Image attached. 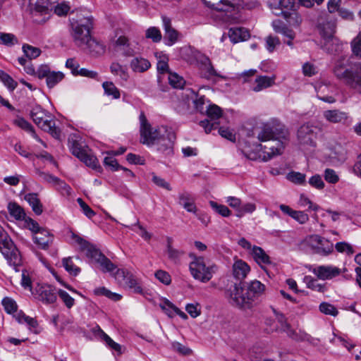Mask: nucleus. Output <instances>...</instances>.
I'll use <instances>...</instances> for the list:
<instances>
[{"instance_id":"obj_1","label":"nucleus","mask_w":361,"mask_h":361,"mask_svg":"<svg viewBox=\"0 0 361 361\" xmlns=\"http://www.w3.org/2000/svg\"><path fill=\"white\" fill-rule=\"evenodd\" d=\"M290 133L284 124L277 119H272L264 123L257 133V137L259 142L276 141V145L264 146V157L262 160L267 161L274 156L281 154L284 148V142L289 140Z\"/></svg>"},{"instance_id":"obj_2","label":"nucleus","mask_w":361,"mask_h":361,"mask_svg":"<svg viewBox=\"0 0 361 361\" xmlns=\"http://www.w3.org/2000/svg\"><path fill=\"white\" fill-rule=\"evenodd\" d=\"M94 27V18L92 16L73 19L71 22V36L75 44L83 47L92 37L91 31Z\"/></svg>"},{"instance_id":"obj_3","label":"nucleus","mask_w":361,"mask_h":361,"mask_svg":"<svg viewBox=\"0 0 361 361\" xmlns=\"http://www.w3.org/2000/svg\"><path fill=\"white\" fill-rule=\"evenodd\" d=\"M30 116L39 128L49 133L55 139H60L61 130L56 126L54 116L49 111L36 104L32 107Z\"/></svg>"},{"instance_id":"obj_4","label":"nucleus","mask_w":361,"mask_h":361,"mask_svg":"<svg viewBox=\"0 0 361 361\" xmlns=\"http://www.w3.org/2000/svg\"><path fill=\"white\" fill-rule=\"evenodd\" d=\"M140 142L148 146L154 145L157 143L164 134V126L159 128H153L148 123L147 119L143 112L140 115Z\"/></svg>"},{"instance_id":"obj_5","label":"nucleus","mask_w":361,"mask_h":361,"mask_svg":"<svg viewBox=\"0 0 361 361\" xmlns=\"http://www.w3.org/2000/svg\"><path fill=\"white\" fill-rule=\"evenodd\" d=\"M140 142L148 146L154 145L157 143L164 134V126L159 128H153L148 123L147 119L143 112L140 115Z\"/></svg>"},{"instance_id":"obj_6","label":"nucleus","mask_w":361,"mask_h":361,"mask_svg":"<svg viewBox=\"0 0 361 361\" xmlns=\"http://www.w3.org/2000/svg\"><path fill=\"white\" fill-rule=\"evenodd\" d=\"M217 267L216 265L207 266L203 257H195L190 264V271L196 280L202 283L208 282L216 272Z\"/></svg>"},{"instance_id":"obj_7","label":"nucleus","mask_w":361,"mask_h":361,"mask_svg":"<svg viewBox=\"0 0 361 361\" xmlns=\"http://www.w3.org/2000/svg\"><path fill=\"white\" fill-rule=\"evenodd\" d=\"M225 296L229 303L235 307L250 309V302L246 299V294L244 292L242 282L232 283L225 290Z\"/></svg>"},{"instance_id":"obj_8","label":"nucleus","mask_w":361,"mask_h":361,"mask_svg":"<svg viewBox=\"0 0 361 361\" xmlns=\"http://www.w3.org/2000/svg\"><path fill=\"white\" fill-rule=\"evenodd\" d=\"M0 252L8 264L13 267L16 271H19L18 267L23 264L22 256L12 239L5 240L4 243L2 244Z\"/></svg>"},{"instance_id":"obj_9","label":"nucleus","mask_w":361,"mask_h":361,"mask_svg":"<svg viewBox=\"0 0 361 361\" xmlns=\"http://www.w3.org/2000/svg\"><path fill=\"white\" fill-rule=\"evenodd\" d=\"M335 77L356 92L361 85V75L354 71L352 64L340 71Z\"/></svg>"},{"instance_id":"obj_10","label":"nucleus","mask_w":361,"mask_h":361,"mask_svg":"<svg viewBox=\"0 0 361 361\" xmlns=\"http://www.w3.org/2000/svg\"><path fill=\"white\" fill-rule=\"evenodd\" d=\"M207 115L209 119H204L200 122V126L202 127L206 133H210L213 129H217L219 122H216L222 116L221 109L216 104H210L207 109Z\"/></svg>"},{"instance_id":"obj_11","label":"nucleus","mask_w":361,"mask_h":361,"mask_svg":"<svg viewBox=\"0 0 361 361\" xmlns=\"http://www.w3.org/2000/svg\"><path fill=\"white\" fill-rule=\"evenodd\" d=\"M164 134L161 137L156 144L157 150L165 154L166 156H171L173 154V144L176 140L175 133L167 128H163Z\"/></svg>"},{"instance_id":"obj_12","label":"nucleus","mask_w":361,"mask_h":361,"mask_svg":"<svg viewBox=\"0 0 361 361\" xmlns=\"http://www.w3.org/2000/svg\"><path fill=\"white\" fill-rule=\"evenodd\" d=\"M310 243L315 253L323 256L329 255L334 250L333 243L319 235L310 236Z\"/></svg>"},{"instance_id":"obj_13","label":"nucleus","mask_w":361,"mask_h":361,"mask_svg":"<svg viewBox=\"0 0 361 361\" xmlns=\"http://www.w3.org/2000/svg\"><path fill=\"white\" fill-rule=\"evenodd\" d=\"M197 63L200 70V74L202 78L207 80L214 76H219L212 64L210 59L202 54H198L197 56Z\"/></svg>"},{"instance_id":"obj_14","label":"nucleus","mask_w":361,"mask_h":361,"mask_svg":"<svg viewBox=\"0 0 361 361\" xmlns=\"http://www.w3.org/2000/svg\"><path fill=\"white\" fill-rule=\"evenodd\" d=\"M204 4L211 9L221 12L235 11L236 7V0H202Z\"/></svg>"},{"instance_id":"obj_15","label":"nucleus","mask_w":361,"mask_h":361,"mask_svg":"<svg viewBox=\"0 0 361 361\" xmlns=\"http://www.w3.org/2000/svg\"><path fill=\"white\" fill-rule=\"evenodd\" d=\"M315 127L310 123L303 124L298 130V140L302 145H314Z\"/></svg>"},{"instance_id":"obj_16","label":"nucleus","mask_w":361,"mask_h":361,"mask_svg":"<svg viewBox=\"0 0 361 361\" xmlns=\"http://www.w3.org/2000/svg\"><path fill=\"white\" fill-rule=\"evenodd\" d=\"M323 117L331 123L349 124L351 123L348 114L339 109L326 110L323 112Z\"/></svg>"},{"instance_id":"obj_17","label":"nucleus","mask_w":361,"mask_h":361,"mask_svg":"<svg viewBox=\"0 0 361 361\" xmlns=\"http://www.w3.org/2000/svg\"><path fill=\"white\" fill-rule=\"evenodd\" d=\"M265 286L257 280L251 281L245 290L246 299L250 302V308L252 307L255 300L262 295Z\"/></svg>"},{"instance_id":"obj_18","label":"nucleus","mask_w":361,"mask_h":361,"mask_svg":"<svg viewBox=\"0 0 361 361\" xmlns=\"http://www.w3.org/2000/svg\"><path fill=\"white\" fill-rule=\"evenodd\" d=\"M163 27L165 31L164 40L168 46H172L178 39L179 33L171 25V19L166 16L162 17Z\"/></svg>"},{"instance_id":"obj_19","label":"nucleus","mask_w":361,"mask_h":361,"mask_svg":"<svg viewBox=\"0 0 361 361\" xmlns=\"http://www.w3.org/2000/svg\"><path fill=\"white\" fill-rule=\"evenodd\" d=\"M313 273L320 279H331L341 273V270L333 266H319L314 269Z\"/></svg>"},{"instance_id":"obj_20","label":"nucleus","mask_w":361,"mask_h":361,"mask_svg":"<svg viewBox=\"0 0 361 361\" xmlns=\"http://www.w3.org/2000/svg\"><path fill=\"white\" fill-rule=\"evenodd\" d=\"M322 49L327 53L338 57L342 54H345L343 44L336 37L327 39V40L324 41L322 44Z\"/></svg>"},{"instance_id":"obj_21","label":"nucleus","mask_w":361,"mask_h":361,"mask_svg":"<svg viewBox=\"0 0 361 361\" xmlns=\"http://www.w3.org/2000/svg\"><path fill=\"white\" fill-rule=\"evenodd\" d=\"M298 7L295 0H279L274 7L279 12H276L275 15H281L283 18H287L291 11H297Z\"/></svg>"},{"instance_id":"obj_22","label":"nucleus","mask_w":361,"mask_h":361,"mask_svg":"<svg viewBox=\"0 0 361 361\" xmlns=\"http://www.w3.org/2000/svg\"><path fill=\"white\" fill-rule=\"evenodd\" d=\"M37 293L39 299L44 303L51 304L56 300V290L51 286L43 285L38 288Z\"/></svg>"},{"instance_id":"obj_23","label":"nucleus","mask_w":361,"mask_h":361,"mask_svg":"<svg viewBox=\"0 0 361 361\" xmlns=\"http://www.w3.org/2000/svg\"><path fill=\"white\" fill-rule=\"evenodd\" d=\"M178 203L188 212L194 214L197 212L195 199L189 192L183 191L180 192L178 196Z\"/></svg>"},{"instance_id":"obj_24","label":"nucleus","mask_w":361,"mask_h":361,"mask_svg":"<svg viewBox=\"0 0 361 361\" xmlns=\"http://www.w3.org/2000/svg\"><path fill=\"white\" fill-rule=\"evenodd\" d=\"M35 243L42 250L48 249L49 245L52 243L54 237L49 232L45 229H42L33 237Z\"/></svg>"},{"instance_id":"obj_25","label":"nucleus","mask_w":361,"mask_h":361,"mask_svg":"<svg viewBox=\"0 0 361 361\" xmlns=\"http://www.w3.org/2000/svg\"><path fill=\"white\" fill-rule=\"evenodd\" d=\"M249 271V266L242 259L236 260L233 264V275L237 280H239L240 281L246 277Z\"/></svg>"},{"instance_id":"obj_26","label":"nucleus","mask_w":361,"mask_h":361,"mask_svg":"<svg viewBox=\"0 0 361 361\" xmlns=\"http://www.w3.org/2000/svg\"><path fill=\"white\" fill-rule=\"evenodd\" d=\"M274 313L276 314L278 322L281 325V330L283 332H286L288 336L290 338L296 341L299 340V337L297 333L291 329L290 325L287 322L285 315L282 313L276 312V310H274Z\"/></svg>"},{"instance_id":"obj_27","label":"nucleus","mask_w":361,"mask_h":361,"mask_svg":"<svg viewBox=\"0 0 361 361\" xmlns=\"http://www.w3.org/2000/svg\"><path fill=\"white\" fill-rule=\"evenodd\" d=\"M173 239L171 237L166 238V254L169 260L175 264L179 263L181 257L184 255V252L180 250L174 248L172 246Z\"/></svg>"},{"instance_id":"obj_28","label":"nucleus","mask_w":361,"mask_h":361,"mask_svg":"<svg viewBox=\"0 0 361 361\" xmlns=\"http://www.w3.org/2000/svg\"><path fill=\"white\" fill-rule=\"evenodd\" d=\"M335 28L336 25L333 21H326L319 23V29L324 42L327 40V39L336 38L334 36Z\"/></svg>"},{"instance_id":"obj_29","label":"nucleus","mask_w":361,"mask_h":361,"mask_svg":"<svg viewBox=\"0 0 361 361\" xmlns=\"http://www.w3.org/2000/svg\"><path fill=\"white\" fill-rule=\"evenodd\" d=\"M276 77H269L267 75H259L255 78V83L257 84L252 90L255 92H259L264 89L271 87L275 83Z\"/></svg>"},{"instance_id":"obj_30","label":"nucleus","mask_w":361,"mask_h":361,"mask_svg":"<svg viewBox=\"0 0 361 361\" xmlns=\"http://www.w3.org/2000/svg\"><path fill=\"white\" fill-rule=\"evenodd\" d=\"M249 37L250 33L245 28L231 27L229 30V37L231 40L234 43L246 40L249 38Z\"/></svg>"},{"instance_id":"obj_31","label":"nucleus","mask_w":361,"mask_h":361,"mask_svg":"<svg viewBox=\"0 0 361 361\" xmlns=\"http://www.w3.org/2000/svg\"><path fill=\"white\" fill-rule=\"evenodd\" d=\"M330 157L337 163L342 164L347 159V150L341 144H336L331 149Z\"/></svg>"},{"instance_id":"obj_32","label":"nucleus","mask_w":361,"mask_h":361,"mask_svg":"<svg viewBox=\"0 0 361 361\" xmlns=\"http://www.w3.org/2000/svg\"><path fill=\"white\" fill-rule=\"evenodd\" d=\"M252 255L255 262L259 265L271 263L269 256L260 247L254 246L252 249Z\"/></svg>"},{"instance_id":"obj_33","label":"nucleus","mask_w":361,"mask_h":361,"mask_svg":"<svg viewBox=\"0 0 361 361\" xmlns=\"http://www.w3.org/2000/svg\"><path fill=\"white\" fill-rule=\"evenodd\" d=\"M350 64H352L350 59L348 57L347 54H342L339 57L335 59L334 62L333 66V73L334 75H337L338 73L348 68Z\"/></svg>"},{"instance_id":"obj_34","label":"nucleus","mask_w":361,"mask_h":361,"mask_svg":"<svg viewBox=\"0 0 361 361\" xmlns=\"http://www.w3.org/2000/svg\"><path fill=\"white\" fill-rule=\"evenodd\" d=\"M83 47L87 49L90 53L94 56L102 55L105 51V46L92 37L88 40V42Z\"/></svg>"},{"instance_id":"obj_35","label":"nucleus","mask_w":361,"mask_h":361,"mask_svg":"<svg viewBox=\"0 0 361 361\" xmlns=\"http://www.w3.org/2000/svg\"><path fill=\"white\" fill-rule=\"evenodd\" d=\"M24 199L31 206L32 211L37 214L39 215L42 213V204L37 193H28L25 195Z\"/></svg>"},{"instance_id":"obj_36","label":"nucleus","mask_w":361,"mask_h":361,"mask_svg":"<svg viewBox=\"0 0 361 361\" xmlns=\"http://www.w3.org/2000/svg\"><path fill=\"white\" fill-rule=\"evenodd\" d=\"M8 210L11 216L18 221H24L27 217L23 207L15 202H11L8 204Z\"/></svg>"},{"instance_id":"obj_37","label":"nucleus","mask_w":361,"mask_h":361,"mask_svg":"<svg viewBox=\"0 0 361 361\" xmlns=\"http://www.w3.org/2000/svg\"><path fill=\"white\" fill-rule=\"evenodd\" d=\"M151 64L148 60L143 58L136 57L130 62V67L135 72L142 73L146 71Z\"/></svg>"},{"instance_id":"obj_38","label":"nucleus","mask_w":361,"mask_h":361,"mask_svg":"<svg viewBox=\"0 0 361 361\" xmlns=\"http://www.w3.org/2000/svg\"><path fill=\"white\" fill-rule=\"evenodd\" d=\"M13 123L18 126L19 128H20L21 129L28 133H30L36 140L41 141V140L37 135L33 126L25 118L22 117H18L16 119L13 121Z\"/></svg>"},{"instance_id":"obj_39","label":"nucleus","mask_w":361,"mask_h":361,"mask_svg":"<svg viewBox=\"0 0 361 361\" xmlns=\"http://www.w3.org/2000/svg\"><path fill=\"white\" fill-rule=\"evenodd\" d=\"M123 283L128 288L132 289L134 293L139 294L142 293V288L140 282L131 273H129V274L127 275V278L126 279Z\"/></svg>"},{"instance_id":"obj_40","label":"nucleus","mask_w":361,"mask_h":361,"mask_svg":"<svg viewBox=\"0 0 361 361\" xmlns=\"http://www.w3.org/2000/svg\"><path fill=\"white\" fill-rule=\"evenodd\" d=\"M14 317L19 323H26L30 328L35 329L38 323L35 318L25 315L23 311L16 312Z\"/></svg>"},{"instance_id":"obj_41","label":"nucleus","mask_w":361,"mask_h":361,"mask_svg":"<svg viewBox=\"0 0 361 361\" xmlns=\"http://www.w3.org/2000/svg\"><path fill=\"white\" fill-rule=\"evenodd\" d=\"M101 267V270L104 272L112 273L116 269V266L111 262V261L107 258L104 255L102 256L100 259L97 262Z\"/></svg>"},{"instance_id":"obj_42","label":"nucleus","mask_w":361,"mask_h":361,"mask_svg":"<svg viewBox=\"0 0 361 361\" xmlns=\"http://www.w3.org/2000/svg\"><path fill=\"white\" fill-rule=\"evenodd\" d=\"M64 78L62 72L52 71L47 78L46 82L49 88L54 87L56 84L61 82Z\"/></svg>"},{"instance_id":"obj_43","label":"nucleus","mask_w":361,"mask_h":361,"mask_svg":"<svg viewBox=\"0 0 361 361\" xmlns=\"http://www.w3.org/2000/svg\"><path fill=\"white\" fill-rule=\"evenodd\" d=\"M104 92L108 96H112L114 99H118L121 96L119 90L112 82H104L102 84Z\"/></svg>"},{"instance_id":"obj_44","label":"nucleus","mask_w":361,"mask_h":361,"mask_svg":"<svg viewBox=\"0 0 361 361\" xmlns=\"http://www.w3.org/2000/svg\"><path fill=\"white\" fill-rule=\"evenodd\" d=\"M94 293L97 295H104L114 301H118L121 299V295L112 293L105 287H99L94 289Z\"/></svg>"},{"instance_id":"obj_45","label":"nucleus","mask_w":361,"mask_h":361,"mask_svg":"<svg viewBox=\"0 0 361 361\" xmlns=\"http://www.w3.org/2000/svg\"><path fill=\"white\" fill-rule=\"evenodd\" d=\"M0 80L11 91L14 90L17 87V82L1 70H0Z\"/></svg>"},{"instance_id":"obj_46","label":"nucleus","mask_w":361,"mask_h":361,"mask_svg":"<svg viewBox=\"0 0 361 361\" xmlns=\"http://www.w3.org/2000/svg\"><path fill=\"white\" fill-rule=\"evenodd\" d=\"M62 264L65 269L73 276H77L80 271V269L74 264L71 257L63 258Z\"/></svg>"},{"instance_id":"obj_47","label":"nucleus","mask_w":361,"mask_h":361,"mask_svg":"<svg viewBox=\"0 0 361 361\" xmlns=\"http://www.w3.org/2000/svg\"><path fill=\"white\" fill-rule=\"evenodd\" d=\"M23 51L25 56L28 58L30 60L32 59H36L41 54V50L39 48L32 47L27 44L23 46Z\"/></svg>"},{"instance_id":"obj_48","label":"nucleus","mask_w":361,"mask_h":361,"mask_svg":"<svg viewBox=\"0 0 361 361\" xmlns=\"http://www.w3.org/2000/svg\"><path fill=\"white\" fill-rule=\"evenodd\" d=\"M18 42L17 37L11 33L0 32V43L11 47Z\"/></svg>"},{"instance_id":"obj_49","label":"nucleus","mask_w":361,"mask_h":361,"mask_svg":"<svg viewBox=\"0 0 361 361\" xmlns=\"http://www.w3.org/2000/svg\"><path fill=\"white\" fill-rule=\"evenodd\" d=\"M169 81L170 85L174 88H183L185 81L183 77L175 73H169Z\"/></svg>"},{"instance_id":"obj_50","label":"nucleus","mask_w":361,"mask_h":361,"mask_svg":"<svg viewBox=\"0 0 361 361\" xmlns=\"http://www.w3.org/2000/svg\"><path fill=\"white\" fill-rule=\"evenodd\" d=\"M209 205L216 212L224 217L229 216L231 214V211L224 204H219L214 201H210Z\"/></svg>"},{"instance_id":"obj_51","label":"nucleus","mask_w":361,"mask_h":361,"mask_svg":"<svg viewBox=\"0 0 361 361\" xmlns=\"http://www.w3.org/2000/svg\"><path fill=\"white\" fill-rule=\"evenodd\" d=\"M1 303L7 313L12 314L17 312L18 305L16 301L12 298L6 297L2 300Z\"/></svg>"},{"instance_id":"obj_52","label":"nucleus","mask_w":361,"mask_h":361,"mask_svg":"<svg viewBox=\"0 0 361 361\" xmlns=\"http://www.w3.org/2000/svg\"><path fill=\"white\" fill-rule=\"evenodd\" d=\"M319 310L324 314L336 317L338 311L336 307L329 302H323L319 305Z\"/></svg>"},{"instance_id":"obj_53","label":"nucleus","mask_w":361,"mask_h":361,"mask_svg":"<svg viewBox=\"0 0 361 361\" xmlns=\"http://www.w3.org/2000/svg\"><path fill=\"white\" fill-rule=\"evenodd\" d=\"M111 72L115 75H118L122 79L126 80L128 78L126 69L118 63H112L110 66Z\"/></svg>"},{"instance_id":"obj_54","label":"nucleus","mask_w":361,"mask_h":361,"mask_svg":"<svg viewBox=\"0 0 361 361\" xmlns=\"http://www.w3.org/2000/svg\"><path fill=\"white\" fill-rule=\"evenodd\" d=\"M80 161L84 162L87 166L96 169L98 166L97 159L90 154H88L86 152L79 158Z\"/></svg>"},{"instance_id":"obj_55","label":"nucleus","mask_w":361,"mask_h":361,"mask_svg":"<svg viewBox=\"0 0 361 361\" xmlns=\"http://www.w3.org/2000/svg\"><path fill=\"white\" fill-rule=\"evenodd\" d=\"M305 175L300 172L291 171L288 173V179L295 184H303L305 183Z\"/></svg>"},{"instance_id":"obj_56","label":"nucleus","mask_w":361,"mask_h":361,"mask_svg":"<svg viewBox=\"0 0 361 361\" xmlns=\"http://www.w3.org/2000/svg\"><path fill=\"white\" fill-rule=\"evenodd\" d=\"M104 254L92 245H88L87 247V256L93 259L96 262L100 259Z\"/></svg>"},{"instance_id":"obj_57","label":"nucleus","mask_w":361,"mask_h":361,"mask_svg":"<svg viewBox=\"0 0 361 361\" xmlns=\"http://www.w3.org/2000/svg\"><path fill=\"white\" fill-rule=\"evenodd\" d=\"M146 37L152 39L154 42H159L161 39V34L158 28L151 27L146 31Z\"/></svg>"},{"instance_id":"obj_58","label":"nucleus","mask_w":361,"mask_h":361,"mask_svg":"<svg viewBox=\"0 0 361 361\" xmlns=\"http://www.w3.org/2000/svg\"><path fill=\"white\" fill-rule=\"evenodd\" d=\"M58 294L67 308L70 309L74 305V299L67 292L63 290H59L58 291Z\"/></svg>"},{"instance_id":"obj_59","label":"nucleus","mask_w":361,"mask_h":361,"mask_svg":"<svg viewBox=\"0 0 361 361\" xmlns=\"http://www.w3.org/2000/svg\"><path fill=\"white\" fill-rule=\"evenodd\" d=\"M24 221L25 226L35 234L43 229L39 227V224L36 221L33 220L30 217L27 216Z\"/></svg>"},{"instance_id":"obj_60","label":"nucleus","mask_w":361,"mask_h":361,"mask_svg":"<svg viewBox=\"0 0 361 361\" xmlns=\"http://www.w3.org/2000/svg\"><path fill=\"white\" fill-rule=\"evenodd\" d=\"M284 19L293 26H299L302 23V18L296 11H291L289 16L284 18Z\"/></svg>"},{"instance_id":"obj_61","label":"nucleus","mask_w":361,"mask_h":361,"mask_svg":"<svg viewBox=\"0 0 361 361\" xmlns=\"http://www.w3.org/2000/svg\"><path fill=\"white\" fill-rule=\"evenodd\" d=\"M155 277L162 283L169 285L171 282L170 274L164 270H158L155 272Z\"/></svg>"},{"instance_id":"obj_62","label":"nucleus","mask_w":361,"mask_h":361,"mask_svg":"<svg viewBox=\"0 0 361 361\" xmlns=\"http://www.w3.org/2000/svg\"><path fill=\"white\" fill-rule=\"evenodd\" d=\"M324 179L329 183L335 184L339 180V177L336 171L331 169H326L324 171Z\"/></svg>"},{"instance_id":"obj_63","label":"nucleus","mask_w":361,"mask_h":361,"mask_svg":"<svg viewBox=\"0 0 361 361\" xmlns=\"http://www.w3.org/2000/svg\"><path fill=\"white\" fill-rule=\"evenodd\" d=\"M70 149L71 153L78 159L86 152L77 140L71 142Z\"/></svg>"},{"instance_id":"obj_64","label":"nucleus","mask_w":361,"mask_h":361,"mask_svg":"<svg viewBox=\"0 0 361 361\" xmlns=\"http://www.w3.org/2000/svg\"><path fill=\"white\" fill-rule=\"evenodd\" d=\"M280 40L277 37L268 36L266 38V48L269 52H273L276 47L280 44Z\"/></svg>"}]
</instances>
